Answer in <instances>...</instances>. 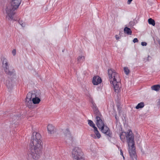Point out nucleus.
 Wrapping results in <instances>:
<instances>
[{"instance_id":"1","label":"nucleus","mask_w":160,"mask_h":160,"mask_svg":"<svg viewBox=\"0 0 160 160\" xmlns=\"http://www.w3.org/2000/svg\"><path fill=\"white\" fill-rule=\"evenodd\" d=\"M41 138V136L39 133L35 132L33 133L28 153V160L32 158L37 160L40 158L43 144Z\"/></svg>"},{"instance_id":"2","label":"nucleus","mask_w":160,"mask_h":160,"mask_svg":"<svg viewBox=\"0 0 160 160\" xmlns=\"http://www.w3.org/2000/svg\"><path fill=\"white\" fill-rule=\"evenodd\" d=\"M22 0H10L9 3L7 5L6 12L7 15L6 18L8 20L15 21L13 19L15 13V10L18 8Z\"/></svg>"},{"instance_id":"3","label":"nucleus","mask_w":160,"mask_h":160,"mask_svg":"<svg viewBox=\"0 0 160 160\" xmlns=\"http://www.w3.org/2000/svg\"><path fill=\"white\" fill-rule=\"evenodd\" d=\"M108 74L110 78V82L111 84H112L115 91L118 92L119 89V84L120 83L118 74L114 70L111 68L108 69Z\"/></svg>"},{"instance_id":"4","label":"nucleus","mask_w":160,"mask_h":160,"mask_svg":"<svg viewBox=\"0 0 160 160\" xmlns=\"http://www.w3.org/2000/svg\"><path fill=\"white\" fill-rule=\"evenodd\" d=\"M1 60L2 61V68L5 73L10 76H12L14 77H15V70L13 67L8 64L7 59L3 57L2 58Z\"/></svg>"},{"instance_id":"5","label":"nucleus","mask_w":160,"mask_h":160,"mask_svg":"<svg viewBox=\"0 0 160 160\" xmlns=\"http://www.w3.org/2000/svg\"><path fill=\"white\" fill-rule=\"evenodd\" d=\"M72 156L74 160H85L81 150L78 147H75L72 150Z\"/></svg>"},{"instance_id":"6","label":"nucleus","mask_w":160,"mask_h":160,"mask_svg":"<svg viewBox=\"0 0 160 160\" xmlns=\"http://www.w3.org/2000/svg\"><path fill=\"white\" fill-rule=\"evenodd\" d=\"M64 133L65 135V139L66 143L69 145H72L73 142V137L71 136L69 129H66Z\"/></svg>"},{"instance_id":"7","label":"nucleus","mask_w":160,"mask_h":160,"mask_svg":"<svg viewBox=\"0 0 160 160\" xmlns=\"http://www.w3.org/2000/svg\"><path fill=\"white\" fill-rule=\"evenodd\" d=\"M134 135L132 131L131 130H128L127 132L126 139L128 146L129 148H130L131 142H134Z\"/></svg>"},{"instance_id":"8","label":"nucleus","mask_w":160,"mask_h":160,"mask_svg":"<svg viewBox=\"0 0 160 160\" xmlns=\"http://www.w3.org/2000/svg\"><path fill=\"white\" fill-rule=\"evenodd\" d=\"M41 93L40 91L39 90H37L35 94H33L32 96L33 97L32 99V103L34 104H38L41 101Z\"/></svg>"},{"instance_id":"9","label":"nucleus","mask_w":160,"mask_h":160,"mask_svg":"<svg viewBox=\"0 0 160 160\" xmlns=\"http://www.w3.org/2000/svg\"><path fill=\"white\" fill-rule=\"evenodd\" d=\"M5 84L7 88L9 91L13 89L14 86L15 85V83L13 78H8L6 80Z\"/></svg>"},{"instance_id":"10","label":"nucleus","mask_w":160,"mask_h":160,"mask_svg":"<svg viewBox=\"0 0 160 160\" xmlns=\"http://www.w3.org/2000/svg\"><path fill=\"white\" fill-rule=\"evenodd\" d=\"M101 132L108 136L109 137L111 138L112 137V132L110 131L109 128L107 126H102L100 128Z\"/></svg>"},{"instance_id":"11","label":"nucleus","mask_w":160,"mask_h":160,"mask_svg":"<svg viewBox=\"0 0 160 160\" xmlns=\"http://www.w3.org/2000/svg\"><path fill=\"white\" fill-rule=\"evenodd\" d=\"M96 116V124L99 128H101L102 126H104V122L101 118V117L102 116L101 114L99 113L98 115H95Z\"/></svg>"},{"instance_id":"12","label":"nucleus","mask_w":160,"mask_h":160,"mask_svg":"<svg viewBox=\"0 0 160 160\" xmlns=\"http://www.w3.org/2000/svg\"><path fill=\"white\" fill-rule=\"evenodd\" d=\"M90 101L92 103L91 107L95 115H98L100 112H99L98 108L97 107L96 104L92 100V98H90Z\"/></svg>"},{"instance_id":"13","label":"nucleus","mask_w":160,"mask_h":160,"mask_svg":"<svg viewBox=\"0 0 160 160\" xmlns=\"http://www.w3.org/2000/svg\"><path fill=\"white\" fill-rule=\"evenodd\" d=\"M102 81L101 78L98 76H94L93 78L92 82L94 85H98Z\"/></svg>"},{"instance_id":"14","label":"nucleus","mask_w":160,"mask_h":160,"mask_svg":"<svg viewBox=\"0 0 160 160\" xmlns=\"http://www.w3.org/2000/svg\"><path fill=\"white\" fill-rule=\"evenodd\" d=\"M48 133L52 134L55 132L54 127L52 124H49L48 126Z\"/></svg>"},{"instance_id":"15","label":"nucleus","mask_w":160,"mask_h":160,"mask_svg":"<svg viewBox=\"0 0 160 160\" xmlns=\"http://www.w3.org/2000/svg\"><path fill=\"white\" fill-rule=\"evenodd\" d=\"M129 152L130 157L132 160H134V159H137L135 150H129Z\"/></svg>"},{"instance_id":"16","label":"nucleus","mask_w":160,"mask_h":160,"mask_svg":"<svg viewBox=\"0 0 160 160\" xmlns=\"http://www.w3.org/2000/svg\"><path fill=\"white\" fill-rule=\"evenodd\" d=\"M37 91V90H35L33 91L32 92H28L27 94L26 100H28L29 99H32L33 97L32 95L33 94H35V93Z\"/></svg>"},{"instance_id":"17","label":"nucleus","mask_w":160,"mask_h":160,"mask_svg":"<svg viewBox=\"0 0 160 160\" xmlns=\"http://www.w3.org/2000/svg\"><path fill=\"white\" fill-rule=\"evenodd\" d=\"M20 117V116L18 115H14L13 116L12 118V120H11V121H12V124H15L16 123H17L18 122L16 123V122L17 121H15H15L18 120L19 119Z\"/></svg>"},{"instance_id":"18","label":"nucleus","mask_w":160,"mask_h":160,"mask_svg":"<svg viewBox=\"0 0 160 160\" xmlns=\"http://www.w3.org/2000/svg\"><path fill=\"white\" fill-rule=\"evenodd\" d=\"M127 132H122L120 134V137L121 140L123 142H124L125 140V138H126V136H127Z\"/></svg>"},{"instance_id":"19","label":"nucleus","mask_w":160,"mask_h":160,"mask_svg":"<svg viewBox=\"0 0 160 160\" xmlns=\"http://www.w3.org/2000/svg\"><path fill=\"white\" fill-rule=\"evenodd\" d=\"M95 135L93 134H91V137H92L93 138H99L101 137V134L98 131V132H94Z\"/></svg>"},{"instance_id":"20","label":"nucleus","mask_w":160,"mask_h":160,"mask_svg":"<svg viewBox=\"0 0 160 160\" xmlns=\"http://www.w3.org/2000/svg\"><path fill=\"white\" fill-rule=\"evenodd\" d=\"M26 106L29 108H31L32 106V99H29L28 100H26Z\"/></svg>"},{"instance_id":"21","label":"nucleus","mask_w":160,"mask_h":160,"mask_svg":"<svg viewBox=\"0 0 160 160\" xmlns=\"http://www.w3.org/2000/svg\"><path fill=\"white\" fill-rule=\"evenodd\" d=\"M124 31L125 33L127 34L128 35H131L132 33V31L131 30L130 28L127 27H125L124 29Z\"/></svg>"},{"instance_id":"22","label":"nucleus","mask_w":160,"mask_h":160,"mask_svg":"<svg viewBox=\"0 0 160 160\" xmlns=\"http://www.w3.org/2000/svg\"><path fill=\"white\" fill-rule=\"evenodd\" d=\"M160 88V85L159 84L154 85L151 87L152 89L155 91H159Z\"/></svg>"},{"instance_id":"23","label":"nucleus","mask_w":160,"mask_h":160,"mask_svg":"<svg viewBox=\"0 0 160 160\" xmlns=\"http://www.w3.org/2000/svg\"><path fill=\"white\" fill-rule=\"evenodd\" d=\"M144 106V103L143 102H141L136 106L135 108L136 109H139V108H143Z\"/></svg>"},{"instance_id":"24","label":"nucleus","mask_w":160,"mask_h":160,"mask_svg":"<svg viewBox=\"0 0 160 160\" xmlns=\"http://www.w3.org/2000/svg\"><path fill=\"white\" fill-rule=\"evenodd\" d=\"M148 23L149 24L152 25L153 26H154L155 25V23L154 20L152 18H150L148 20Z\"/></svg>"},{"instance_id":"25","label":"nucleus","mask_w":160,"mask_h":160,"mask_svg":"<svg viewBox=\"0 0 160 160\" xmlns=\"http://www.w3.org/2000/svg\"><path fill=\"white\" fill-rule=\"evenodd\" d=\"M84 60V57L83 56H79L77 58V61L78 62H81L83 61Z\"/></svg>"},{"instance_id":"26","label":"nucleus","mask_w":160,"mask_h":160,"mask_svg":"<svg viewBox=\"0 0 160 160\" xmlns=\"http://www.w3.org/2000/svg\"><path fill=\"white\" fill-rule=\"evenodd\" d=\"M124 70L125 73L127 75H128L130 72L129 70L128 69V68L126 67H125L124 68Z\"/></svg>"},{"instance_id":"27","label":"nucleus","mask_w":160,"mask_h":160,"mask_svg":"<svg viewBox=\"0 0 160 160\" xmlns=\"http://www.w3.org/2000/svg\"><path fill=\"white\" fill-rule=\"evenodd\" d=\"M88 124L90 127H92L94 125H95V124L91 120H88Z\"/></svg>"},{"instance_id":"28","label":"nucleus","mask_w":160,"mask_h":160,"mask_svg":"<svg viewBox=\"0 0 160 160\" xmlns=\"http://www.w3.org/2000/svg\"><path fill=\"white\" fill-rule=\"evenodd\" d=\"M131 149H130V150H135V147H134L135 142H131Z\"/></svg>"},{"instance_id":"29","label":"nucleus","mask_w":160,"mask_h":160,"mask_svg":"<svg viewBox=\"0 0 160 160\" xmlns=\"http://www.w3.org/2000/svg\"><path fill=\"white\" fill-rule=\"evenodd\" d=\"M94 129V132H98V130L97 128L95 126V125L92 127Z\"/></svg>"},{"instance_id":"30","label":"nucleus","mask_w":160,"mask_h":160,"mask_svg":"<svg viewBox=\"0 0 160 160\" xmlns=\"http://www.w3.org/2000/svg\"><path fill=\"white\" fill-rule=\"evenodd\" d=\"M147 43L146 42H141V45L142 46H146L147 45Z\"/></svg>"},{"instance_id":"31","label":"nucleus","mask_w":160,"mask_h":160,"mask_svg":"<svg viewBox=\"0 0 160 160\" xmlns=\"http://www.w3.org/2000/svg\"><path fill=\"white\" fill-rule=\"evenodd\" d=\"M138 39L136 38H134L133 40V42L134 43L135 42H138Z\"/></svg>"},{"instance_id":"32","label":"nucleus","mask_w":160,"mask_h":160,"mask_svg":"<svg viewBox=\"0 0 160 160\" xmlns=\"http://www.w3.org/2000/svg\"><path fill=\"white\" fill-rule=\"evenodd\" d=\"M16 50L15 49H13L12 50V54L13 55V56H14V55H15V54H16Z\"/></svg>"},{"instance_id":"33","label":"nucleus","mask_w":160,"mask_h":160,"mask_svg":"<svg viewBox=\"0 0 160 160\" xmlns=\"http://www.w3.org/2000/svg\"><path fill=\"white\" fill-rule=\"evenodd\" d=\"M120 154L122 155V156L123 157V158L124 159V158H125L124 157V156H123V152L121 149H120Z\"/></svg>"},{"instance_id":"34","label":"nucleus","mask_w":160,"mask_h":160,"mask_svg":"<svg viewBox=\"0 0 160 160\" xmlns=\"http://www.w3.org/2000/svg\"><path fill=\"white\" fill-rule=\"evenodd\" d=\"M132 0H128L127 2V3L128 4H130Z\"/></svg>"},{"instance_id":"35","label":"nucleus","mask_w":160,"mask_h":160,"mask_svg":"<svg viewBox=\"0 0 160 160\" xmlns=\"http://www.w3.org/2000/svg\"><path fill=\"white\" fill-rule=\"evenodd\" d=\"M115 38L117 40H118L120 38L119 37L118 35H116L115 36Z\"/></svg>"},{"instance_id":"36","label":"nucleus","mask_w":160,"mask_h":160,"mask_svg":"<svg viewBox=\"0 0 160 160\" xmlns=\"http://www.w3.org/2000/svg\"><path fill=\"white\" fill-rule=\"evenodd\" d=\"M20 25L22 26V27H24V25L23 23H22V24H20Z\"/></svg>"},{"instance_id":"37","label":"nucleus","mask_w":160,"mask_h":160,"mask_svg":"<svg viewBox=\"0 0 160 160\" xmlns=\"http://www.w3.org/2000/svg\"><path fill=\"white\" fill-rule=\"evenodd\" d=\"M149 58H151V57H150L149 56H148V58H147V60H148V61H149Z\"/></svg>"},{"instance_id":"38","label":"nucleus","mask_w":160,"mask_h":160,"mask_svg":"<svg viewBox=\"0 0 160 160\" xmlns=\"http://www.w3.org/2000/svg\"><path fill=\"white\" fill-rule=\"evenodd\" d=\"M115 118L116 119V120H117V115L116 114L115 115Z\"/></svg>"},{"instance_id":"39","label":"nucleus","mask_w":160,"mask_h":160,"mask_svg":"<svg viewBox=\"0 0 160 160\" xmlns=\"http://www.w3.org/2000/svg\"><path fill=\"white\" fill-rule=\"evenodd\" d=\"M158 41L159 44H160V40L159 39L158 40Z\"/></svg>"},{"instance_id":"40","label":"nucleus","mask_w":160,"mask_h":160,"mask_svg":"<svg viewBox=\"0 0 160 160\" xmlns=\"http://www.w3.org/2000/svg\"><path fill=\"white\" fill-rule=\"evenodd\" d=\"M120 105H118L117 107H118V109H119V107H120Z\"/></svg>"},{"instance_id":"41","label":"nucleus","mask_w":160,"mask_h":160,"mask_svg":"<svg viewBox=\"0 0 160 160\" xmlns=\"http://www.w3.org/2000/svg\"><path fill=\"white\" fill-rule=\"evenodd\" d=\"M19 23L20 24H22V23H21V22H20V21H19Z\"/></svg>"},{"instance_id":"42","label":"nucleus","mask_w":160,"mask_h":160,"mask_svg":"<svg viewBox=\"0 0 160 160\" xmlns=\"http://www.w3.org/2000/svg\"><path fill=\"white\" fill-rule=\"evenodd\" d=\"M62 51L63 52H64L63 50Z\"/></svg>"}]
</instances>
